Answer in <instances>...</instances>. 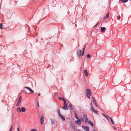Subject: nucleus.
Returning <instances> with one entry per match:
<instances>
[{
    "label": "nucleus",
    "mask_w": 131,
    "mask_h": 131,
    "mask_svg": "<svg viewBox=\"0 0 131 131\" xmlns=\"http://www.w3.org/2000/svg\"><path fill=\"white\" fill-rule=\"evenodd\" d=\"M58 98L59 100H62L63 101L65 100V99H64L63 98L60 97H59Z\"/></svg>",
    "instance_id": "22"
},
{
    "label": "nucleus",
    "mask_w": 131,
    "mask_h": 131,
    "mask_svg": "<svg viewBox=\"0 0 131 131\" xmlns=\"http://www.w3.org/2000/svg\"><path fill=\"white\" fill-rule=\"evenodd\" d=\"M102 114L103 115V116H105V117L107 119H108V117H107L106 116V115H105V114H102Z\"/></svg>",
    "instance_id": "29"
},
{
    "label": "nucleus",
    "mask_w": 131,
    "mask_h": 131,
    "mask_svg": "<svg viewBox=\"0 0 131 131\" xmlns=\"http://www.w3.org/2000/svg\"><path fill=\"white\" fill-rule=\"evenodd\" d=\"M12 130H9V131H12Z\"/></svg>",
    "instance_id": "48"
},
{
    "label": "nucleus",
    "mask_w": 131,
    "mask_h": 131,
    "mask_svg": "<svg viewBox=\"0 0 131 131\" xmlns=\"http://www.w3.org/2000/svg\"><path fill=\"white\" fill-rule=\"evenodd\" d=\"M17 130L18 131H20V129L19 127H18L17 128Z\"/></svg>",
    "instance_id": "40"
},
{
    "label": "nucleus",
    "mask_w": 131,
    "mask_h": 131,
    "mask_svg": "<svg viewBox=\"0 0 131 131\" xmlns=\"http://www.w3.org/2000/svg\"><path fill=\"white\" fill-rule=\"evenodd\" d=\"M59 116L60 117H61V119L63 121H64L65 120V119L64 117L62 115H60V116Z\"/></svg>",
    "instance_id": "12"
},
{
    "label": "nucleus",
    "mask_w": 131,
    "mask_h": 131,
    "mask_svg": "<svg viewBox=\"0 0 131 131\" xmlns=\"http://www.w3.org/2000/svg\"><path fill=\"white\" fill-rule=\"evenodd\" d=\"M21 102V101L20 100H19V99L16 104V106H18V105H19L20 104Z\"/></svg>",
    "instance_id": "15"
},
{
    "label": "nucleus",
    "mask_w": 131,
    "mask_h": 131,
    "mask_svg": "<svg viewBox=\"0 0 131 131\" xmlns=\"http://www.w3.org/2000/svg\"><path fill=\"white\" fill-rule=\"evenodd\" d=\"M84 73L85 74V76L86 77L88 76V73L87 72V70H85L84 71Z\"/></svg>",
    "instance_id": "13"
},
{
    "label": "nucleus",
    "mask_w": 131,
    "mask_h": 131,
    "mask_svg": "<svg viewBox=\"0 0 131 131\" xmlns=\"http://www.w3.org/2000/svg\"><path fill=\"white\" fill-rule=\"evenodd\" d=\"M113 127L114 128V129H115V130L116 129V128L114 126H113Z\"/></svg>",
    "instance_id": "45"
},
{
    "label": "nucleus",
    "mask_w": 131,
    "mask_h": 131,
    "mask_svg": "<svg viewBox=\"0 0 131 131\" xmlns=\"http://www.w3.org/2000/svg\"><path fill=\"white\" fill-rule=\"evenodd\" d=\"M38 39L39 40V42H40V41H41V40H42L43 38H40L38 37Z\"/></svg>",
    "instance_id": "30"
},
{
    "label": "nucleus",
    "mask_w": 131,
    "mask_h": 131,
    "mask_svg": "<svg viewBox=\"0 0 131 131\" xmlns=\"http://www.w3.org/2000/svg\"><path fill=\"white\" fill-rule=\"evenodd\" d=\"M64 105H67V103H66V100H64Z\"/></svg>",
    "instance_id": "26"
},
{
    "label": "nucleus",
    "mask_w": 131,
    "mask_h": 131,
    "mask_svg": "<svg viewBox=\"0 0 131 131\" xmlns=\"http://www.w3.org/2000/svg\"><path fill=\"white\" fill-rule=\"evenodd\" d=\"M106 28L105 27H102L101 28V30L102 32H104Z\"/></svg>",
    "instance_id": "10"
},
{
    "label": "nucleus",
    "mask_w": 131,
    "mask_h": 131,
    "mask_svg": "<svg viewBox=\"0 0 131 131\" xmlns=\"http://www.w3.org/2000/svg\"><path fill=\"white\" fill-rule=\"evenodd\" d=\"M81 52V50H78L77 51V56L80 57Z\"/></svg>",
    "instance_id": "3"
},
{
    "label": "nucleus",
    "mask_w": 131,
    "mask_h": 131,
    "mask_svg": "<svg viewBox=\"0 0 131 131\" xmlns=\"http://www.w3.org/2000/svg\"><path fill=\"white\" fill-rule=\"evenodd\" d=\"M91 110L93 112V111H94L95 110L94 109L93 107H92L91 108Z\"/></svg>",
    "instance_id": "32"
},
{
    "label": "nucleus",
    "mask_w": 131,
    "mask_h": 131,
    "mask_svg": "<svg viewBox=\"0 0 131 131\" xmlns=\"http://www.w3.org/2000/svg\"><path fill=\"white\" fill-rule=\"evenodd\" d=\"M120 18H121V16H119L118 17V18H117V19H118V20H119V19H120Z\"/></svg>",
    "instance_id": "38"
},
{
    "label": "nucleus",
    "mask_w": 131,
    "mask_h": 131,
    "mask_svg": "<svg viewBox=\"0 0 131 131\" xmlns=\"http://www.w3.org/2000/svg\"><path fill=\"white\" fill-rule=\"evenodd\" d=\"M128 0H124L123 2V3H125L127 2Z\"/></svg>",
    "instance_id": "31"
},
{
    "label": "nucleus",
    "mask_w": 131,
    "mask_h": 131,
    "mask_svg": "<svg viewBox=\"0 0 131 131\" xmlns=\"http://www.w3.org/2000/svg\"><path fill=\"white\" fill-rule=\"evenodd\" d=\"M13 126H11V127H10V130H12V129H13Z\"/></svg>",
    "instance_id": "35"
},
{
    "label": "nucleus",
    "mask_w": 131,
    "mask_h": 131,
    "mask_svg": "<svg viewBox=\"0 0 131 131\" xmlns=\"http://www.w3.org/2000/svg\"><path fill=\"white\" fill-rule=\"evenodd\" d=\"M33 37H35V36H33Z\"/></svg>",
    "instance_id": "50"
},
{
    "label": "nucleus",
    "mask_w": 131,
    "mask_h": 131,
    "mask_svg": "<svg viewBox=\"0 0 131 131\" xmlns=\"http://www.w3.org/2000/svg\"><path fill=\"white\" fill-rule=\"evenodd\" d=\"M37 105H38V107H39V103H38V101H37Z\"/></svg>",
    "instance_id": "39"
},
{
    "label": "nucleus",
    "mask_w": 131,
    "mask_h": 131,
    "mask_svg": "<svg viewBox=\"0 0 131 131\" xmlns=\"http://www.w3.org/2000/svg\"><path fill=\"white\" fill-rule=\"evenodd\" d=\"M0 29H3L2 24V23L0 24Z\"/></svg>",
    "instance_id": "25"
},
{
    "label": "nucleus",
    "mask_w": 131,
    "mask_h": 131,
    "mask_svg": "<svg viewBox=\"0 0 131 131\" xmlns=\"http://www.w3.org/2000/svg\"><path fill=\"white\" fill-rule=\"evenodd\" d=\"M75 126H72V129L73 130H74V129L75 128Z\"/></svg>",
    "instance_id": "36"
},
{
    "label": "nucleus",
    "mask_w": 131,
    "mask_h": 131,
    "mask_svg": "<svg viewBox=\"0 0 131 131\" xmlns=\"http://www.w3.org/2000/svg\"><path fill=\"white\" fill-rule=\"evenodd\" d=\"M69 103V109L70 110H73V105L70 102Z\"/></svg>",
    "instance_id": "7"
},
{
    "label": "nucleus",
    "mask_w": 131,
    "mask_h": 131,
    "mask_svg": "<svg viewBox=\"0 0 131 131\" xmlns=\"http://www.w3.org/2000/svg\"><path fill=\"white\" fill-rule=\"evenodd\" d=\"M82 127L83 129L85 130V127L84 126H82Z\"/></svg>",
    "instance_id": "37"
},
{
    "label": "nucleus",
    "mask_w": 131,
    "mask_h": 131,
    "mask_svg": "<svg viewBox=\"0 0 131 131\" xmlns=\"http://www.w3.org/2000/svg\"><path fill=\"white\" fill-rule=\"evenodd\" d=\"M26 109L24 107H22L21 108V112L22 111V112H24L25 111Z\"/></svg>",
    "instance_id": "16"
},
{
    "label": "nucleus",
    "mask_w": 131,
    "mask_h": 131,
    "mask_svg": "<svg viewBox=\"0 0 131 131\" xmlns=\"http://www.w3.org/2000/svg\"><path fill=\"white\" fill-rule=\"evenodd\" d=\"M109 118L110 119L111 121V122L112 123V124H114V122L113 121L112 118L110 117H109Z\"/></svg>",
    "instance_id": "19"
},
{
    "label": "nucleus",
    "mask_w": 131,
    "mask_h": 131,
    "mask_svg": "<svg viewBox=\"0 0 131 131\" xmlns=\"http://www.w3.org/2000/svg\"><path fill=\"white\" fill-rule=\"evenodd\" d=\"M30 131H36V130L35 129H32Z\"/></svg>",
    "instance_id": "34"
},
{
    "label": "nucleus",
    "mask_w": 131,
    "mask_h": 131,
    "mask_svg": "<svg viewBox=\"0 0 131 131\" xmlns=\"http://www.w3.org/2000/svg\"><path fill=\"white\" fill-rule=\"evenodd\" d=\"M99 22H98L97 24L94 26V27H95L98 24V23Z\"/></svg>",
    "instance_id": "43"
},
{
    "label": "nucleus",
    "mask_w": 131,
    "mask_h": 131,
    "mask_svg": "<svg viewBox=\"0 0 131 131\" xmlns=\"http://www.w3.org/2000/svg\"><path fill=\"white\" fill-rule=\"evenodd\" d=\"M87 95H91V90L89 89H87L86 90Z\"/></svg>",
    "instance_id": "1"
},
{
    "label": "nucleus",
    "mask_w": 131,
    "mask_h": 131,
    "mask_svg": "<svg viewBox=\"0 0 131 131\" xmlns=\"http://www.w3.org/2000/svg\"><path fill=\"white\" fill-rule=\"evenodd\" d=\"M86 57L88 58H90L91 57V55L89 54H88L86 55Z\"/></svg>",
    "instance_id": "28"
},
{
    "label": "nucleus",
    "mask_w": 131,
    "mask_h": 131,
    "mask_svg": "<svg viewBox=\"0 0 131 131\" xmlns=\"http://www.w3.org/2000/svg\"><path fill=\"white\" fill-rule=\"evenodd\" d=\"M71 60H71V59H70V61H71Z\"/></svg>",
    "instance_id": "49"
},
{
    "label": "nucleus",
    "mask_w": 131,
    "mask_h": 131,
    "mask_svg": "<svg viewBox=\"0 0 131 131\" xmlns=\"http://www.w3.org/2000/svg\"><path fill=\"white\" fill-rule=\"evenodd\" d=\"M40 93H39L38 94V96H40Z\"/></svg>",
    "instance_id": "44"
},
{
    "label": "nucleus",
    "mask_w": 131,
    "mask_h": 131,
    "mask_svg": "<svg viewBox=\"0 0 131 131\" xmlns=\"http://www.w3.org/2000/svg\"><path fill=\"white\" fill-rule=\"evenodd\" d=\"M24 88L27 89L28 90H29L30 92L31 93H33L34 92V91L29 87L27 86H25V87Z\"/></svg>",
    "instance_id": "5"
},
{
    "label": "nucleus",
    "mask_w": 131,
    "mask_h": 131,
    "mask_svg": "<svg viewBox=\"0 0 131 131\" xmlns=\"http://www.w3.org/2000/svg\"><path fill=\"white\" fill-rule=\"evenodd\" d=\"M85 130L86 131H89V127L87 126H86L85 127Z\"/></svg>",
    "instance_id": "18"
},
{
    "label": "nucleus",
    "mask_w": 131,
    "mask_h": 131,
    "mask_svg": "<svg viewBox=\"0 0 131 131\" xmlns=\"http://www.w3.org/2000/svg\"><path fill=\"white\" fill-rule=\"evenodd\" d=\"M74 113L75 118L77 120H78L79 118L78 117L77 114L76 112L75 111L74 112Z\"/></svg>",
    "instance_id": "11"
},
{
    "label": "nucleus",
    "mask_w": 131,
    "mask_h": 131,
    "mask_svg": "<svg viewBox=\"0 0 131 131\" xmlns=\"http://www.w3.org/2000/svg\"><path fill=\"white\" fill-rule=\"evenodd\" d=\"M88 123L90 125L92 126L93 127L94 126V125L93 123L90 121H89L88 122Z\"/></svg>",
    "instance_id": "14"
},
{
    "label": "nucleus",
    "mask_w": 131,
    "mask_h": 131,
    "mask_svg": "<svg viewBox=\"0 0 131 131\" xmlns=\"http://www.w3.org/2000/svg\"><path fill=\"white\" fill-rule=\"evenodd\" d=\"M93 112H94L96 114H97V110H94Z\"/></svg>",
    "instance_id": "33"
},
{
    "label": "nucleus",
    "mask_w": 131,
    "mask_h": 131,
    "mask_svg": "<svg viewBox=\"0 0 131 131\" xmlns=\"http://www.w3.org/2000/svg\"><path fill=\"white\" fill-rule=\"evenodd\" d=\"M75 123L78 125H80L81 124V122L80 120L79 119L77 121H75Z\"/></svg>",
    "instance_id": "4"
},
{
    "label": "nucleus",
    "mask_w": 131,
    "mask_h": 131,
    "mask_svg": "<svg viewBox=\"0 0 131 131\" xmlns=\"http://www.w3.org/2000/svg\"><path fill=\"white\" fill-rule=\"evenodd\" d=\"M109 15V13H107L105 16L104 17V18L105 19L108 18V17Z\"/></svg>",
    "instance_id": "17"
},
{
    "label": "nucleus",
    "mask_w": 131,
    "mask_h": 131,
    "mask_svg": "<svg viewBox=\"0 0 131 131\" xmlns=\"http://www.w3.org/2000/svg\"><path fill=\"white\" fill-rule=\"evenodd\" d=\"M79 119L81 122L84 121V119L83 118H81Z\"/></svg>",
    "instance_id": "24"
},
{
    "label": "nucleus",
    "mask_w": 131,
    "mask_h": 131,
    "mask_svg": "<svg viewBox=\"0 0 131 131\" xmlns=\"http://www.w3.org/2000/svg\"><path fill=\"white\" fill-rule=\"evenodd\" d=\"M85 47H86V46H85L83 48V50H82V54H81V55L82 56H83V55L84 54V50H85Z\"/></svg>",
    "instance_id": "20"
},
{
    "label": "nucleus",
    "mask_w": 131,
    "mask_h": 131,
    "mask_svg": "<svg viewBox=\"0 0 131 131\" xmlns=\"http://www.w3.org/2000/svg\"><path fill=\"white\" fill-rule=\"evenodd\" d=\"M22 99V97L21 96H20L19 97V100H20V99Z\"/></svg>",
    "instance_id": "41"
},
{
    "label": "nucleus",
    "mask_w": 131,
    "mask_h": 131,
    "mask_svg": "<svg viewBox=\"0 0 131 131\" xmlns=\"http://www.w3.org/2000/svg\"><path fill=\"white\" fill-rule=\"evenodd\" d=\"M87 95V96L88 98H89V99H90V95Z\"/></svg>",
    "instance_id": "42"
},
{
    "label": "nucleus",
    "mask_w": 131,
    "mask_h": 131,
    "mask_svg": "<svg viewBox=\"0 0 131 131\" xmlns=\"http://www.w3.org/2000/svg\"><path fill=\"white\" fill-rule=\"evenodd\" d=\"M50 120H51V124H54V121L52 119H50Z\"/></svg>",
    "instance_id": "21"
},
{
    "label": "nucleus",
    "mask_w": 131,
    "mask_h": 131,
    "mask_svg": "<svg viewBox=\"0 0 131 131\" xmlns=\"http://www.w3.org/2000/svg\"><path fill=\"white\" fill-rule=\"evenodd\" d=\"M40 122L41 124L42 125L43 122V116H41L40 118Z\"/></svg>",
    "instance_id": "8"
},
{
    "label": "nucleus",
    "mask_w": 131,
    "mask_h": 131,
    "mask_svg": "<svg viewBox=\"0 0 131 131\" xmlns=\"http://www.w3.org/2000/svg\"><path fill=\"white\" fill-rule=\"evenodd\" d=\"M92 131H96L95 130L93 129Z\"/></svg>",
    "instance_id": "46"
},
{
    "label": "nucleus",
    "mask_w": 131,
    "mask_h": 131,
    "mask_svg": "<svg viewBox=\"0 0 131 131\" xmlns=\"http://www.w3.org/2000/svg\"><path fill=\"white\" fill-rule=\"evenodd\" d=\"M62 108L64 110H68V108L67 107V105H64L63 107H62Z\"/></svg>",
    "instance_id": "9"
},
{
    "label": "nucleus",
    "mask_w": 131,
    "mask_h": 131,
    "mask_svg": "<svg viewBox=\"0 0 131 131\" xmlns=\"http://www.w3.org/2000/svg\"><path fill=\"white\" fill-rule=\"evenodd\" d=\"M92 98L93 99V104L96 106L98 107V105L96 103L95 99L93 97H92Z\"/></svg>",
    "instance_id": "6"
},
{
    "label": "nucleus",
    "mask_w": 131,
    "mask_h": 131,
    "mask_svg": "<svg viewBox=\"0 0 131 131\" xmlns=\"http://www.w3.org/2000/svg\"><path fill=\"white\" fill-rule=\"evenodd\" d=\"M121 0V1H123H123L124 0Z\"/></svg>",
    "instance_id": "47"
},
{
    "label": "nucleus",
    "mask_w": 131,
    "mask_h": 131,
    "mask_svg": "<svg viewBox=\"0 0 131 131\" xmlns=\"http://www.w3.org/2000/svg\"><path fill=\"white\" fill-rule=\"evenodd\" d=\"M83 117L85 119V123H87L88 121V118L87 115L85 114H84L83 115Z\"/></svg>",
    "instance_id": "2"
},
{
    "label": "nucleus",
    "mask_w": 131,
    "mask_h": 131,
    "mask_svg": "<svg viewBox=\"0 0 131 131\" xmlns=\"http://www.w3.org/2000/svg\"><path fill=\"white\" fill-rule=\"evenodd\" d=\"M17 111H18L20 112H21L20 108V107H18L17 109Z\"/></svg>",
    "instance_id": "27"
},
{
    "label": "nucleus",
    "mask_w": 131,
    "mask_h": 131,
    "mask_svg": "<svg viewBox=\"0 0 131 131\" xmlns=\"http://www.w3.org/2000/svg\"><path fill=\"white\" fill-rule=\"evenodd\" d=\"M57 109H58V110H57L58 113L59 114V115L60 116V115H61L60 113V110L58 108Z\"/></svg>",
    "instance_id": "23"
}]
</instances>
